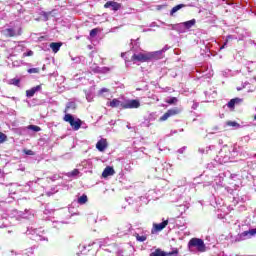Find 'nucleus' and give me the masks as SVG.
Returning <instances> with one entry per match:
<instances>
[{
	"mask_svg": "<svg viewBox=\"0 0 256 256\" xmlns=\"http://www.w3.org/2000/svg\"><path fill=\"white\" fill-rule=\"evenodd\" d=\"M63 120L66 123H69L74 131H79L81 129V125H83V121H81V119L78 118L77 120H75V118L71 114H65Z\"/></svg>",
	"mask_w": 256,
	"mask_h": 256,
	"instance_id": "1",
	"label": "nucleus"
},
{
	"mask_svg": "<svg viewBox=\"0 0 256 256\" xmlns=\"http://www.w3.org/2000/svg\"><path fill=\"white\" fill-rule=\"evenodd\" d=\"M188 247L189 249H191V247H195L200 253H205L206 250L205 242L201 238L190 239V241L188 242Z\"/></svg>",
	"mask_w": 256,
	"mask_h": 256,
	"instance_id": "2",
	"label": "nucleus"
},
{
	"mask_svg": "<svg viewBox=\"0 0 256 256\" xmlns=\"http://www.w3.org/2000/svg\"><path fill=\"white\" fill-rule=\"evenodd\" d=\"M2 34L7 38L21 37V35H23V28L18 27L17 30L14 28H7L2 31Z\"/></svg>",
	"mask_w": 256,
	"mask_h": 256,
	"instance_id": "3",
	"label": "nucleus"
},
{
	"mask_svg": "<svg viewBox=\"0 0 256 256\" xmlns=\"http://www.w3.org/2000/svg\"><path fill=\"white\" fill-rule=\"evenodd\" d=\"M179 255V249L175 248L171 252H165L160 248H157L154 252H151L149 256H175Z\"/></svg>",
	"mask_w": 256,
	"mask_h": 256,
	"instance_id": "4",
	"label": "nucleus"
},
{
	"mask_svg": "<svg viewBox=\"0 0 256 256\" xmlns=\"http://www.w3.org/2000/svg\"><path fill=\"white\" fill-rule=\"evenodd\" d=\"M131 61H133V63H147V61H149L148 52L132 55Z\"/></svg>",
	"mask_w": 256,
	"mask_h": 256,
	"instance_id": "5",
	"label": "nucleus"
},
{
	"mask_svg": "<svg viewBox=\"0 0 256 256\" xmlns=\"http://www.w3.org/2000/svg\"><path fill=\"white\" fill-rule=\"evenodd\" d=\"M179 113H181L180 108L176 107V108L169 109V110H167L166 113H164L163 116H161L159 118V121L160 122L167 121V119H169V117H175V115H179Z\"/></svg>",
	"mask_w": 256,
	"mask_h": 256,
	"instance_id": "6",
	"label": "nucleus"
},
{
	"mask_svg": "<svg viewBox=\"0 0 256 256\" xmlns=\"http://www.w3.org/2000/svg\"><path fill=\"white\" fill-rule=\"evenodd\" d=\"M141 107V102L139 100H127L124 102L123 109H139Z\"/></svg>",
	"mask_w": 256,
	"mask_h": 256,
	"instance_id": "7",
	"label": "nucleus"
},
{
	"mask_svg": "<svg viewBox=\"0 0 256 256\" xmlns=\"http://www.w3.org/2000/svg\"><path fill=\"white\" fill-rule=\"evenodd\" d=\"M148 53V61H159V59H163V51H154L147 52Z\"/></svg>",
	"mask_w": 256,
	"mask_h": 256,
	"instance_id": "8",
	"label": "nucleus"
},
{
	"mask_svg": "<svg viewBox=\"0 0 256 256\" xmlns=\"http://www.w3.org/2000/svg\"><path fill=\"white\" fill-rule=\"evenodd\" d=\"M105 9H112V11H119L121 9V3L115 1H108L104 4Z\"/></svg>",
	"mask_w": 256,
	"mask_h": 256,
	"instance_id": "9",
	"label": "nucleus"
},
{
	"mask_svg": "<svg viewBox=\"0 0 256 256\" xmlns=\"http://www.w3.org/2000/svg\"><path fill=\"white\" fill-rule=\"evenodd\" d=\"M108 105L112 109H115L117 107H121V109H123V105H125V102H121L119 99L114 98L112 101L108 103Z\"/></svg>",
	"mask_w": 256,
	"mask_h": 256,
	"instance_id": "10",
	"label": "nucleus"
},
{
	"mask_svg": "<svg viewBox=\"0 0 256 256\" xmlns=\"http://www.w3.org/2000/svg\"><path fill=\"white\" fill-rule=\"evenodd\" d=\"M96 149H98V151L103 152L105 151V149H107V139H100L97 143H96Z\"/></svg>",
	"mask_w": 256,
	"mask_h": 256,
	"instance_id": "11",
	"label": "nucleus"
},
{
	"mask_svg": "<svg viewBox=\"0 0 256 256\" xmlns=\"http://www.w3.org/2000/svg\"><path fill=\"white\" fill-rule=\"evenodd\" d=\"M114 174H115V169L111 166H107L102 172V177H104V179H107V177H111Z\"/></svg>",
	"mask_w": 256,
	"mask_h": 256,
	"instance_id": "12",
	"label": "nucleus"
},
{
	"mask_svg": "<svg viewBox=\"0 0 256 256\" xmlns=\"http://www.w3.org/2000/svg\"><path fill=\"white\" fill-rule=\"evenodd\" d=\"M169 225V220H164L162 223L159 224H153V229L156 232L163 231L165 227Z\"/></svg>",
	"mask_w": 256,
	"mask_h": 256,
	"instance_id": "13",
	"label": "nucleus"
},
{
	"mask_svg": "<svg viewBox=\"0 0 256 256\" xmlns=\"http://www.w3.org/2000/svg\"><path fill=\"white\" fill-rule=\"evenodd\" d=\"M239 103H243V99H241V98H234V99H231L228 102L227 107L229 109H235V105H239Z\"/></svg>",
	"mask_w": 256,
	"mask_h": 256,
	"instance_id": "14",
	"label": "nucleus"
},
{
	"mask_svg": "<svg viewBox=\"0 0 256 256\" xmlns=\"http://www.w3.org/2000/svg\"><path fill=\"white\" fill-rule=\"evenodd\" d=\"M63 46L61 42H52L50 44V48L52 49L53 53H59V49Z\"/></svg>",
	"mask_w": 256,
	"mask_h": 256,
	"instance_id": "15",
	"label": "nucleus"
},
{
	"mask_svg": "<svg viewBox=\"0 0 256 256\" xmlns=\"http://www.w3.org/2000/svg\"><path fill=\"white\" fill-rule=\"evenodd\" d=\"M41 86L38 85L36 87L31 88L30 90H26V97H33L37 91H40Z\"/></svg>",
	"mask_w": 256,
	"mask_h": 256,
	"instance_id": "16",
	"label": "nucleus"
},
{
	"mask_svg": "<svg viewBox=\"0 0 256 256\" xmlns=\"http://www.w3.org/2000/svg\"><path fill=\"white\" fill-rule=\"evenodd\" d=\"M183 7H185V4H178L174 6L170 11V15H175V13H177V11H179L180 9H183Z\"/></svg>",
	"mask_w": 256,
	"mask_h": 256,
	"instance_id": "17",
	"label": "nucleus"
},
{
	"mask_svg": "<svg viewBox=\"0 0 256 256\" xmlns=\"http://www.w3.org/2000/svg\"><path fill=\"white\" fill-rule=\"evenodd\" d=\"M248 235H251V236L256 235V228L242 232L240 234V237H247Z\"/></svg>",
	"mask_w": 256,
	"mask_h": 256,
	"instance_id": "18",
	"label": "nucleus"
},
{
	"mask_svg": "<svg viewBox=\"0 0 256 256\" xmlns=\"http://www.w3.org/2000/svg\"><path fill=\"white\" fill-rule=\"evenodd\" d=\"M196 20L192 19L186 22H183L182 25L186 28V29H191V27H193V25H195Z\"/></svg>",
	"mask_w": 256,
	"mask_h": 256,
	"instance_id": "19",
	"label": "nucleus"
},
{
	"mask_svg": "<svg viewBox=\"0 0 256 256\" xmlns=\"http://www.w3.org/2000/svg\"><path fill=\"white\" fill-rule=\"evenodd\" d=\"M69 109H73V110L77 109V104L75 102H68L65 107L64 113H67Z\"/></svg>",
	"mask_w": 256,
	"mask_h": 256,
	"instance_id": "20",
	"label": "nucleus"
},
{
	"mask_svg": "<svg viewBox=\"0 0 256 256\" xmlns=\"http://www.w3.org/2000/svg\"><path fill=\"white\" fill-rule=\"evenodd\" d=\"M87 201H89V199L87 198V195H85V194L78 198L79 205H85V203H87Z\"/></svg>",
	"mask_w": 256,
	"mask_h": 256,
	"instance_id": "21",
	"label": "nucleus"
},
{
	"mask_svg": "<svg viewBox=\"0 0 256 256\" xmlns=\"http://www.w3.org/2000/svg\"><path fill=\"white\" fill-rule=\"evenodd\" d=\"M226 125H228V127H241V124L237 123L236 121H228L226 122Z\"/></svg>",
	"mask_w": 256,
	"mask_h": 256,
	"instance_id": "22",
	"label": "nucleus"
},
{
	"mask_svg": "<svg viewBox=\"0 0 256 256\" xmlns=\"http://www.w3.org/2000/svg\"><path fill=\"white\" fill-rule=\"evenodd\" d=\"M28 129H30V131H35V133H39V131H41V127L37 125H29Z\"/></svg>",
	"mask_w": 256,
	"mask_h": 256,
	"instance_id": "23",
	"label": "nucleus"
},
{
	"mask_svg": "<svg viewBox=\"0 0 256 256\" xmlns=\"http://www.w3.org/2000/svg\"><path fill=\"white\" fill-rule=\"evenodd\" d=\"M135 237H136V241H139L140 243L147 241V236H145V235L141 236L139 234H136Z\"/></svg>",
	"mask_w": 256,
	"mask_h": 256,
	"instance_id": "24",
	"label": "nucleus"
},
{
	"mask_svg": "<svg viewBox=\"0 0 256 256\" xmlns=\"http://www.w3.org/2000/svg\"><path fill=\"white\" fill-rule=\"evenodd\" d=\"M97 33H99V28H94L90 31V37H97Z\"/></svg>",
	"mask_w": 256,
	"mask_h": 256,
	"instance_id": "25",
	"label": "nucleus"
},
{
	"mask_svg": "<svg viewBox=\"0 0 256 256\" xmlns=\"http://www.w3.org/2000/svg\"><path fill=\"white\" fill-rule=\"evenodd\" d=\"M166 103H168V105H175V103H177V97H172L169 100H166Z\"/></svg>",
	"mask_w": 256,
	"mask_h": 256,
	"instance_id": "26",
	"label": "nucleus"
},
{
	"mask_svg": "<svg viewBox=\"0 0 256 256\" xmlns=\"http://www.w3.org/2000/svg\"><path fill=\"white\" fill-rule=\"evenodd\" d=\"M7 141V135L3 132H0V143H5Z\"/></svg>",
	"mask_w": 256,
	"mask_h": 256,
	"instance_id": "27",
	"label": "nucleus"
},
{
	"mask_svg": "<svg viewBox=\"0 0 256 256\" xmlns=\"http://www.w3.org/2000/svg\"><path fill=\"white\" fill-rule=\"evenodd\" d=\"M109 91L108 88H102L99 90L98 95L103 96V93H109Z\"/></svg>",
	"mask_w": 256,
	"mask_h": 256,
	"instance_id": "28",
	"label": "nucleus"
},
{
	"mask_svg": "<svg viewBox=\"0 0 256 256\" xmlns=\"http://www.w3.org/2000/svg\"><path fill=\"white\" fill-rule=\"evenodd\" d=\"M12 85H15L16 87H19L20 83H21V80L19 79H12Z\"/></svg>",
	"mask_w": 256,
	"mask_h": 256,
	"instance_id": "29",
	"label": "nucleus"
},
{
	"mask_svg": "<svg viewBox=\"0 0 256 256\" xmlns=\"http://www.w3.org/2000/svg\"><path fill=\"white\" fill-rule=\"evenodd\" d=\"M23 153H25V155H30V156L35 155V152H33V150L24 149V150H23Z\"/></svg>",
	"mask_w": 256,
	"mask_h": 256,
	"instance_id": "30",
	"label": "nucleus"
},
{
	"mask_svg": "<svg viewBox=\"0 0 256 256\" xmlns=\"http://www.w3.org/2000/svg\"><path fill=\"white\" fill-rule=\"evenodd\" d=\"M23 57H33V51L29 50L28 52H24Z\"/></svg>",
	"mask_w": 256,
	"mask_h": 256,
	"instance_id": "31",
	"label": "nucleus"
},
{
	"mask_svg": "<svg viewBox=\"0 0 256 256\" xmlns=\"http://www.w3.org/2000/svg\"><path fill=\"white\" fill-rule=\"evenodd\" d=\"M40 69L39 68H30L28 69V73H39Z\"/></svg>",
	"mask_w": 256,
	"mask_h": 256,
	"instance_id": "32",
	"label": "nucleus"
},
{
	"mask_svg": "<svg viewBox=\"0 0 256 256\" xmlns=\"http://www.w3.org/2000/svg\"><path fill=\"white\" fill-rule=\"evenodd\" d=\"M229 39H231V36H227L226 41H225L224 44L220 47V49H225V46L227 45V43H229Z\"/></svg>",
	"mask_w": 256,
	"mask_h": 256,
	"instance_id": "33",
	"label": "nucleus"
},
{
	"mask_svg": "<svg viewBox=\"0 0 256 256\" xmlns=\"http://www.w3.org/2000/svg\"><path fill=\"white\" fill-rule=\"evenodd\" d=\"M78 173H79V170H78V169H74V170L72 171V175H73V176L77 175Z\"/></svg>",
	"mask_w": 256,
	"mask_h": 256,
	"instance_id": "34",
	"label": "nucleus"
}]
</instances>
